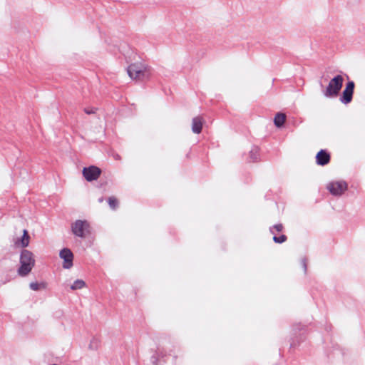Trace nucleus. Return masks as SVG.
Segmentation results:
<instances>
[{
	"mask_svg": "<svg viewBox=\"0 0 365 365\" xmlns=\"http://www.w3.org/2000/svg\"><path fill=\"white\" fill-rule=\"evenodd\" d=\"M108 204L110 208L115 210L118 205V201L115 197H110L108 198Z\"/></svg>",
	"mask_w": 365,
	"mask_h": 365,
	"instance_id": "17",
	"label": "nucleus"
},
{
	"mask_svg": "<svg viewBox=\"0 0 365 365\" xmlns=\"http://www.w3.org/2000/svg\"><path fill=\"white\" fill-rule=\"evenodd\" d=\"M30 288L34 291H38L41 289H45L46 288V284L45 283H38V282H31L29 284Z\"/></svg>",
	"mask_w": 365,
	"mask_h": 365,
	"instance_id": "15",
	"label": "nucleus"
},
{
	"mask_svg": "<svg viewBox=\"0 0 365 365\" xmlns=\"http://www.w3.org/2000/svg\"><path fill=\"white\" fill-rule=\"evenodd\" d=\"M164 355L160 351H158L155 354L151 357V363L153 365H159V358H163Z\"/></svg>",
	"mask_w": 365,
	"mask_h": 365,
	"instance_id": "14",
	"label": "nucleus"
},
{
	"mask_svg": "<svg viewBox=\"0 0 365 365\" xmlns=\"http://www.w3.org/2000/svg\"><path fill=\"white\" fill-rule=\"evenodd\" d=\"M59 255L64 260L63 267L70 269L73 266V255L72 252L68 248H63L61 250Z\"/></svg>",
	"mask_w": 365,
	"mask_h": 365,
	"instance_id": "8",
	"label": "nucleus"
},
{
	"mask_svg": "<svg viewBox=\"0 0 365 365\" xmlns=\"http://www.w3.org/2000/svg\"><path fill=\"white\" fill-rule=\"evenodd\" d=\"M96 110V108H85L84 112L87 114H92L95 113Z\"/></svg>",
	"mask_w": 365,
	"mask_h": 365,
	"instance_id": "20",
	"label": "nucleus"
},
{
	"mask_svg": "<svg viewBox=\"0 0 365 365\" xmlns=\"http://www.w3.org/2000/svg\"><path fill=\"white\" fill-rule=\"evenodd\" d=\"M327 189L333 195L340 196L347 190V184L344 181L331 182L328 184Z\"/></svg>",
	"mask_w": 365,
	"mask_h": 365,
	"instance_id": "5",
	"label": "nucleus"
},
{
	"mask_svg": "<svg viewBox=\"0 0 365 365\" xmlns=\"http://www.w3.org/2000/svg\"><path fill=\"white\" fill-rule=\"evenodd\" d=\"M273 240L276 243H283L287 240V236L284 235H282L279 237L274 236Z\"/></svg>",
	"mask_w": 365,
	"mask_h": 365,
	"instance_id": "18",
	"label": "nucleus"
},
{
	"mask_svg": "<svg viewBox=\"0 0 365 365\" xmlns=\"http://www.w3.org/2000/svg\"><path fill=\"white\" fill-rule=\"evenodd\" d=\"M276 230L277 232H281L283 230V225L282 224H277L270 228V232L274 234L273 230Z\"/></svg>",
	"mask_w": 365,
	"mask_h": 365,
	"instance_id": "19",
	"label": "nucleus"
},
{
	"mask_svg": "<svg viewBox=\"0 0 365 365\" xmlns=\"http://www.w3.org/2000/svg\"><path fill=\"white\" fill-rule=\"evenodd\" d=\"M72 232L81 238L86 237L90 233V225L86 220H76L71 225Z\"/></svg>",
	"mask_w": 365,
	"mask_h": 365,
	"instance_id": "4",
	"label": "nucleus"
},
{
	"mask_svg": "<svg viewBox=\"0 0 365 365\" xmlns=\"http://www.w3.org/2000/svg\"><path fill=\"white\" fill-rule=\"evenodd\" d=\"M30 237L26 230H24L23 236L21 239V246L22 247H26L29 244Z\"/></svg>",
	"mask_w": 365,
	"mask_h": 365,
	"instance_id": "12",
	"label": "nucleus"
},
{
	"mask_svg": "<svg viewBox=\"0 0 365 365\" xmlns=\"http://www.w3.org/2000/svg\"><path fill=\"white\" fill-rule=\"evenodd\" d=\"M344 83V78L337 75L330 80L327 88L323 90V95L327 98H335L338 96Z\"/></svg>",
	"mask_w": 365,
	"mask_h": 365,
	"instance_id": "3",
	"label": "nucleus"
},
{
	"mask_svg": "<svg viewBox=\"0 0 365 365\" xmlns=\"http://www.w3.org/2000/svg\"><path fill=\"white\" fill-rule=\"evenodd\" d=\"M101 173V169L93 165L83 169V175L89 182L97 180Z\"/></svg>",
	"mask_w": 365,
	"mask_h": 365,
	"instance_id": "7",
	"label": "nucleus"
},
{
	"mask_svg": "<svg viewBox=\"0 0 365 365\" xmlns=\"http://www.w3.org/2000/svg\"><path fill=\"white\" fill-rule=\"evenodd\" d=\"M203 119L200 116H196L192 120V130L194 133L199 134L202 128Z\"/></svg>",
	"mask_w": 365,
	"mask_h": 365,
	"instance_id": "10",
	"label": "nucleus"
},
{
	"mask_svg": "<svg viewBox=\"0 0 365 365\" xmlns=\"http://www.w3.org/2000/svg\"><path fill=\"white\" fill-rule=\"evenodd\" d=\"M285 120H286V115L284 113H277L274 119V125L277 127L280 128L284 123Z\"/></svg>",
	"mask_w": 365,
	"mask_h": 365,
	"instance_id": "11",
	"label": "nucleus"
},
{
	"mask_svg": "<svg viewBox=\"0 0 365 365\" xmlns=\"http://www.w3.org/2000/svg\"><path fill=\"white\" fill-rule=\"evenodd\" d=\"M86 286V283L82 279L76 280L73 284L71 286L72 290H76L83 288Z\"/></svg>",
	"mask_w": 365,
	"mask_h": 365,
	"instance_id": "13",
	"label": "nucleus"
},
{
	"mask_svg": "<svg viewBox=\"0 0 365 365\" xmlns=\"http://www.w3.org/2000/svg\"><path fill=\"white\" fill-rule=\"evenodd\" d=\"M302 264L304 268V272H307V259L305 258L302 259Z\"/></svg>",
	"mask_w": 365,
	"mask_h": 365,
	"instance_id": "21",
	"label": "nucleus"
},
{
	"mask_svg": "<svg viewBox=\"0 0 365 365\" xmlns=\"http://www.w3.org/2000/svg\"><path fill=\"white\" fill-rule=\"evenodd\" d=\"M116 159H120V157L118 155H116Z\"/></svg>",
	"mask_w": 365,
	"mask_h": 365,
	"instance_id": "22",
	"label": "nucleus"
},
{
	"mask_svg": "<svg viewBox=\"0 0 365 365\" xmlns=\"http://www.w3.org/2000/svg\"><path fill=\"white\" fill-rule=\"evenodd\" d=\"M317 163L319 165H325L330 161V155L325 150H321L316 155Z\"/></svg>",
	"mask_w": 365,
	"mask_h": 365,
	"instance_id": "9",
	"label": "nucleus"
},
{
	"mask_svg": "<svg viewBox=\"0 0 365 365\" xmlns=\"http://www.w3.org/2000/svg\"><path fill=\"white\" fill-rule=\"evenodd\" d=\"M354 81H349L346 84V87L342 92V94L339 98L340 101L346 105L351 102L353 98V93L354 90Z\"/></svg>",
	"mask_w": 365,
	"mask_h": 365,
	"instance_id": "6",
	"label": "nucleus"
},
{
	"mask_svg": "<svg viewBox=\"0 0 365 365\" xmlns=\"http://www.w3.org/2000/svg\"><path fill=\"white\" fill-rule=\"evenodd\" d=\"M127 72L130 78L133 80L143 81L150 78V69L141 63H134L130 64Z\"/></svg>",
	"mask_w": 365,
	"mask_h": 365,
	"instance_id": "2",
	"label": "nucleus"
},
{
	"mask_svg": "<svg viewBox=\"0 0 365 365\" xmlns=\"http://www.w3.org/2000/svg\"><path fill=\"white\" fill-rule=\"evenodd\" d=\"M259 156V149L257 147H253L250 152V158L252 161H256Z\"/></svg>",
	"mask_w": 365,
	"mask_h": 365,
	"instance_id": "16",
	"label": "nucleus"
},
{
	"mask_svg": "<svg viewBox=\"0 0 365 365\" xmlns=\"http://www.w3.org/2000/svg\"><path fill=\"white\" fill-rule=\"evenodd\" d=\"M21 266L18 269V274L21 277L28 275L35 265V259L31 252L24 250L20 255Z\"/></svg>",
	"mask_w": 365,
	"mask_h": 365,
	"instance_id": "1",
	"label": "nucleus"
}]
</instances>
